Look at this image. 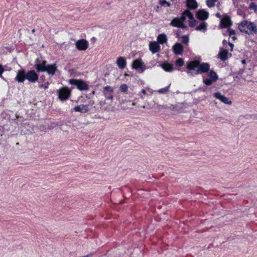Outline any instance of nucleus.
I'll return each mask as SVG.
<instances>
[{"label": "nucleus", "instance_id": "nucleus-10", "mask_svg": "<svg viewBox=\"0 0 257 257\" xmlns=\"http://www.w3.org/2000/svg\"><path fill=\"white\" fill-rule=\"evenodd\" d=\"M26 79V73L24 69L19 70L17 74L15 80L19 83H23Z\"/></svg>", "mask_w": 257, "mask_h": 257}, {"label": "nucleus", "instance_id": "nucleus-45", "mask_svg": "<svg viewBox=\"0 0 257 257\" xmlns=\"http://www.w3.org/2000/svg\"><path fill=\"white\" fill-rule=\"evenodd\" d=\"M132 105H133V106H135V105H136V102H133V103H132Z\"/></svg>", "mask_w": 257, "mask_h": 257}, {"label": "nucleus", "instance_id": "nucleus-26", "mask_svg": "<svg viewBox=\"0 0 257 257\" xmlns=\"http://www.w3.org/2000/svg\"><path fill=\"white\" fill-rule=\"evenodd\" d=\"M213 82H214V81L212 80L210 78H205L203 79V83L206 85H211Z\"/></svg>", "mask_w": 257, "mask_h": 257}, {"label": "nucleus", "instance_id": "nucleus-7", "mask_svg": "<svg viewBox=\"0 0 257 257\" xmlns=\"http://www.w3.org/2000/svg\"><path fill=\"white\" fill-rule=\"evenodd\" d=\"M232 24L230 17L226 15L221 19L220 27L221 28H229Z\"/></svg>", "mask_w": 257, "mask_h": 257}, {"label": "nucleus", "instance_id": "nucleus-43", "mask_svg": "<svg viewBox=\"0 0 257 257\" xmlns=\"http://www.w3.org/2000/svg\"><path fill=\"white\" fill-rule=\"evenodd\" d=\"M166 5H167L168 6V7H171V4L169 2H168Z\"/></svg>", "mask_w": 257, "mask_h": 257}, {"label": "nucleus", "instance_id": "nucleus-17", "mask_svg": "<svg viewBox=\"0 0 257 257\" xmlns=\"http://www.w3.org/2000/svg\"><path fill=\"white\" fill-rule=\"evenodd\" d=\"M117 66L121 69H123L126 65V59L124 57H119L116 60Z\"/></svg>", "mask_w": 257, "mask_h": 257}, {"label": "nucleus", "instance_id": "nucleus-34", "mask_svg": "<svg viewBox=\"0 0 257 257\" xmlns=\"http://www.w3.org/2000/svg\"><path fill=\"white\" fill-rule=\"evenodd\" d=\"M104 90L105 91H108V92H111L113 91L112 88L111 87L108 86L105 87L104 88Z\"/></svg>", "mask_w": 257, "mask_h": 257}, {"label": "nucleus", "instance_id": "nucleus-2", "mask_svg": "<svg viewBox=\"0 0 257 257\" xmlns=\"http://www.w3.org/2000/svg\"><path fill=\"white\" fill-rule=\"evenodd\" d=\"M238 29L240 32L247 34H257V27L252 22L243 21L239 24Z\"/></svg>", "mask_w": 257, "mask_h": 257}, {"label": "nucleus", "instance_id": "nucleus-21", "mask_svg": "<svg viewBox=\"0 0 257 257\" xmlns=\"http://www.w3.org/2000/svg\"><path fill=\"white\" fill-rule=\"evenodd\" d=\"M228 51L226 50L222 49L219 53V57L222 60H225L228 58Z\"/></svg>", "mask_w": 257, "mask_h": 257}, {"label": "nucleus", "instance_id": "nucleus-48", "mask_svg": "<svg viewBox=\"0 0 257 257\" xmlns=\"http://www.w3.org/2000/svg\"><path fill=\"white\" fill-rule=\"evenodd\" d=\"M34 32H35V30H34V29H33V30H32V32H33V33H34Z\"/></svg>", "mask_w": 257, "mask_h": 257}, {"label": "nucleus", "instance_id": "nucleus-11", "mask_svg": "<svg viewBox=\"0 0 257 257\" xmlns=\"http://www.w3.org/2000/svg\"><path fill=\"white\" fill-rule=\"evenodd\" d=\"M213 96L216 99H219L222 102L226 104H231V101L229 100L228 98L222 95L220 92H217L213 94Z\"/></svg>", "mask_w": 257, "mask_h": 257}, {"label": "nucleus", "instance_id": "nucleus-4", "mask_svg": "<svg viewBox=\"0 0 257 257\" xmlns=\"http://www.w3.org/2000/svg\"><path fill=\"white\" fill-rule=\"evenodd\" d=\"M71 85H75L77 88L81 91H86L89 89L88 85L85 82L81 79H70L69 81Z\"/></svg>", "mask_w": 257, "mask_h": 257}, {"label": "nucleus", "instance_id": "nucleus-41", "mask_svg": "<svg viewBox=\"0 0 257 257\" xmlns=\"http://www.w3.org/2000/svg\"><path fill=\"white\" fill-rule=\"evenodd\" d=\"M142 93L144 94V95H145L147 94V92H146V90L144 89H142Z\"/></svg>", "mask_w": 257, "mask_h": 257}, {"label": "nucleus", "instance_id": "nucleus-37", "mask_svg": "<svg viewBox=\"0 0 257 257\" xmlns=\"http://www.w3.org/2000/svg\"><path fill=\"white\" fill-rule=\"evenodd\" d=\"M4 72V69L3 67V66L0 64V76L2 75L3 72Z\"/></svg>", "mask_w": 257, "mask_h": 257}, {"label": "nucleus", "instance_id": "nucleus-39", "mask_svg": "<svg viewBox=\"0 0 257 257\" xmlns=\"http://www.w3.org/2000/svg\"><path fill=\"white\" fill-rule=\"evenodd\" d=\"M229 46L230 47V50L232 51L233 48V44L230 42L228 43Z\"/></svg>", "mask_w": 257, "mask_h": 257}, {"label": "nucleus", "instance_id": "nucleus-16", "mask_svg": "<svg viewBox=\"0 0 257 257\" xmlns=\"http://www.w3.org/2000/svg\"><path fill=\"white\" fill-rule=\"evenodd\" d=\"M187 17L189 19L193 18V14L191 13L190 10L189 9H186L185 10L182 14L181 17L179 18V19L182 21V23H184Z\"/></svg>", "mask_w": 257, "mask_h": 257}, {"label": "nucleus", "instance_id": "nucleus-42", "mask_svg": "<svg viewBox=\"0 0 257 257\" xmlns=\"http://www.w3.org/2000/svg\"><path fill=\"white\" fill-rule=\"evenodd\" d=\"M231 39L234 41L236 39V37L235 36H233L231 37Z\"/></svg>", "mask_w": 257, "mask_h": 257}, {"label": "nucleus", "instance_id": "nucleus-1", "mask_svg": "<svg viewBox=\"0 0 257 257\" xmlns=\"http://www.w3.org/2000/svg\"><path fill=\"white\" fill-rule=\"evenodd\" d=\"M209 64L207 63H203L200 64L198 60L189 62L187 64V68L189 70H193L197 68L195 74H200L207 72L209 69Z\"/></svg>", "mask_w": 257, "mask_h": 257}, {"label": "nucleus", "instance_id": "nucleus-5", "mask_svg": "<svg viewBox=\"0 0 257 257\" xmlns=\"http://www.w3.org/2000/svg\"><path fill=\"white\" fill-rule=\"evenodd\" d=\"M71 95V90L67 87H62L58 90V98L61 100L69 98Z\"/></svg>", "mask_w": 257, "mask_h": 257}, {"label": "nucleus", "instance_id": "nucleus-38", "mask_svg": "<svg viewBox=\"0 0 257 257\" xmlns=\"http://www.w3.org/2000/svg\"><path fill=\"white\" fill-rule=\"evenodd\" d=\"M106 99H110V100L111 101L113 99V96L111 94H110L109 95L106 96Z\"/></svg>", "mask_w": 257, "mask_h": 257}, {"label": "nucleus", "instance_id": "nucleus-8", "mask_svg": "<svg viewBox=\"0 0 257 257\" xmlns=\"http://www.w3.org/2000/svg\"><path fill=\"white\" fill-rule=\"evenodd\" d=\"M76 47L79 50H85L88 47V42L84 39L78 40L76 43Z\"/></svg>", "mask_w": 257, "mask_h": 257}, {"label": "nucleus", "instance_id": "nucleus-24", "mask_svg": "<svg viewBox=\"0 0 257 257\" xmlns=\"http://www.w3.org/2000/svg\"><path fill=\"white\" fill-rule=\"evenodd\" d=\"M209 78L215 82L218 79V76L216 72L213 70L210 71L209 73Z\"/></svg>", "mask_w": 257, "mask_h": 257}, {"label": "nucleus", "instance_id": "nucleus-36", "mask_svg": "<svg viewBox=\"0 0 257 257\" xmlns=\"http://www.w3.org/2000/svg\"><path fill=\"white\" fill-rule=\"evenodd\" d=\"M159 3L162 5L163 6L165 4H166L167 3V2L166 0H160Z\"/></svg>", "mask_w": 257, "mask_h": 257}, {"label": "nucleus", "instance_id": "nucleus-47", "mask_svg": "<svg viewBox=\"0 0 257 257\" xmlns=\"http://www.w3.org/2000/svg\"><path fill=\"white\" fill-rule=\"evenodd\" d=\"M140 96L142 98H144V96L143 95H140Z\"/></svg>", "mask_w": 257, "mask_h": 257}, {"label": "nucleus", "instance_id": "nucleus-40", "mask_svg": "<svg viewBox=\"0 0 257 257\" xmlns=\"http://www.w3.org/2000/svg\"><path fill=\"white\" fill-rule=\"evenodd\" d=\"M215 15H216V16L217 18H220V19H221V16L220 14V13H216Z\"/></svg>", "mask_w": 257, "mask_h": 257}, {"label": "nucleus", "instance_id": "nucleus-28", "mask_svg": "<svg viewBox=\"0 0 257 257\" xmlns=\"http://www.w3.org/2000/svg\"><path fill=\"white\" fill-rule=\"evenodd\" d=\"M176 64L179 66H182L184 64V61L182 58H179L176 61Z\"/></svg>", "mask_w": 257, "mask_h": 257}, {"label": "nucleus", "instance_id": "nucleus-19", "mask_svg": "<svg viewBox=\"0 0 257 257\" xmlns=\"http://www.w3.org/2000/svg\"><path fill=\"white\" fill-rule=\"evenodd\" d=\"M186 6L188 7L187 9L195 10L198 7V4L196 0H187Z\"/></svg>", "mask_w": 257, "mask_h": 257}, {"label": "nucleus", "instance_id": "nucleus-13", "mask_svg": "<svg viewBox=\"0 0 257 257\" xmlns=\"http://www.w3.org/2000/svg\"><path fill=\"white\" fill-rule=\"evenodd\" d=\"M196 16L198 19L200 20H205L208 19L209 14L204 9L199 10L196 13Z\"/></svg>", "mask_w": 257, "mask_h": 257}, {"label": "nucleus", "instance_id": "nucleus-32", "mask_svg": "<svg viewBox=\"0 0 257 257\" xmlns=\"http://www.w3.org/2000/svg\"><path fill=\"white\" fill-rule=\"evenodd\" d=\"M249 8L250 9H253L255 11H257V6L256 5H255L254 4H253V3H251L249 5Z\"/></svg>", "mask_w": 257, "mask_h": 257}, {"label": "nucleus", "instance_id": "nucleus-14", "mask_svg": "<svg viewBox=\"0 0 257 257\" xmlns=\"http://www.w3.org/2000/svg\"><path fill=\"white\" fill-rule=\"evenodd\" d=\"M172 50L175 55H182L184 47L181 43H177L173 46Z\"/></svg>", "mask_w": 257, "mask_h": 257}, {"label": "nucleus", "instance_id": "nucleus-31", "mask_svg": "<svg viewBox=\"0 0 257 257\" xmlns=\"http://www.w3.org/2000/svg\"><path fill=\"white\" fill-rule=\"evenodd\" d=\"M158 91L159 93H166L168 91V87L160 89Z\"/></svg>", "mask_w": 257, "mask_h": 257}, {"label": "nucleus", "instance_id": "nucleus-9", "mask_svg": "<svg viewBox=\"0 0 257 257\" xmlns=\"http://www.w3.org/2000/svg\"><path fill=\"white\" fill-rule=\"evenodd\" d=\"M26 79L31 82H35L38 79V75L34 70H31L26 73Z\"/></svg>", "mask_w": 257, "mask_h": 257}, {"label": "nucleus", "instance_id": "nucleus-22", "mask_svg": "<svg viewBox=\"0 0 257 257\" xmlns=\"http://www.w3.org/2000/svg\"><path fill=\"white\" fill-rule=\"evenodd\" d=\"M161 66L165 71L167 72H171L173 69V65L167 62L161 64Z\"/></svg>", "mask_w": 257, "mask_h": 257}, {"label": "nucleus", "instance_id": "nucleus-46", "mask_svg": "<svg viewBox=\"0 0 257 257\" xmlns=\"http://www.w3.org/2000/svg\"><path fill=\"white\" fill-rule=\"evenodd\" d=\"M149 91L152 94L153 93V91L152 90H149Z\"/></svg>", "mask_w": 257, "mask_h": 257}, {"label": "nucleus", "instance_id": "nucleus-15", "mask_svg": "<svg viewBox=\"0 0 257 257\" xmlns=\"http://www.w3.org/2000/svg\"><path fill=\"white\" fill-rule=\"evenodd\" d=\"M170 25L174 27L181 28H185L186 26L181 21L179 18H175L173 19L171 22Z\"/></svg>", "mask_w": 257, "mask_h": 257}, {"label": "nucleus", "instance_id": "nucleus-29", "mask_svg": "<svg viewBox=\"0 0 257 257\" xmlns=\"http://www.w3.org/2000/svg\"><path fill=\"white\" fill-rule=\"evenodd\" d=\"M120 89L122 92H126L128 89V86L126 84H123L120 85Z\"/></svg>", "mask_w": 257, "mask_h": 257}, {"label": "nucleus", "instance_id": "nucleus-6", "mask_svg": "<svg viewBox=\"0 0 257 257\" xmlns=\"http://www.w3.org/2000/svg\"><path fill=\"white\" fill-rule=\"evenodd\" d=\"M132 67L133 69L140 70L142 72H144L146 69L144 62L139 59L133 61Z\"/></svg>", "mask_w": 257, "mask_h": 257}, {"label": "nucleus", "instance_id": "nucleus-33", "mask_svg": "<svg viewBox=\"0 0 257 257\" xmlns=\"http://www.w3.org/2000/svg\"><path fill=\"white\" fill-rule=\"evenodd\" d=\"M49 83L48 82H45L44 84H41L40 87H43L45 89H46L48 88V86H49Z\"/></svg>", "mask_w": 257, "mask_h": 257}, {"label": "nucleus", "instance_id": "nucleus-27", "mask_svg": "<svg viewBox=\"0 0 257 257\" xmlns=\"http://www.w3.org/2000/svg\"><path fill=\"white\" fill-rule=\"evenodd\" d=\"M215 1L214 0H207L206 5L208 7H213L215 5Z\"/></svg>", "mask_w": 257, "mask_h": 257}, {"label": "nucleus", "instance_id": "nucleus-44", "mask_svg": "<svg viewBox=\"0 0 257 257\" xmlns=\"http://www.w3.org/2000/svg\"><path fill=\"white\" fill-rule=\"evenodd\" d=\"M241 62H242V63H243V64H245V62H246V61H245V60H242L241 61Z\"/></svg>", "mask_w": 257, "mask_h": 257}, {"label": "nucleus", "instance_id": "nucleus-25", "mask_svg": "<svg viewBox=\"0 0 257 257\" xmlns=\"http://www.w3.org/2000/svg\"><path fill=\"white\" fill-rule=\"evenodd\" d=\"M189 19V26L191 27H194L196 25V23H197V21H196L194 19L193 16L192 19Z\"/></svg>", "mask_w": 257, "mask_h": 257}, {"label": "nucleus", "instance_id": "nucleus-3", "mask_svg": "<svg viewBox=\"0 0 257 257\" xmlns=\"http://www.w3.org/2000/svg\"><path fill=\"white\" fill-rule=\"evenodd\" d=\"M36 69L38 72H46L49 75H53L57 70L56 64L46 65V61H38L36 64Z\"/></svg>", "mask_w": 257, "mask_h": 257}, {"label": "nucleus", "instance_id": "nucleus-49", "mask_svg": "<svg viewBox=\"0 0 257 257\" xmlns=\"http://www.w3.org/2000/svg\"><path fill=\"white\" fill-rule=\"evenodd\" d=\"M215 2H216L217 0H214Z\"/></svg>", "mask_w": 257, "mask_h": 257}, {"label": "nucleus", "instance_id": "nucleus-23", "mask_svg": "<svg viewBox=\"0 0 257 257\" xmlns=\"http://www.w3.org/2000/svg\"><path fill=\"white\" fill-rule=\"evenodd\" d=\"M157 40L158 41V43L163 44L165 43L167 41V38L165 34H161L158 35L157 37Z\"/></svg>", "mask_w": 257, "mask_h": 257}, {"label": "nucleus", "instance_id": "nucleus-20", "mask_svg": "<svg viewBox=\"0 0 257 257\" xmlns=\"http://www.w3.org/2000/svg\"><path fill=\"white\" fill-rule=\"evenodd\" d=\"M207 24L206 22H203L196 27L195 30L198 31L205 32L207 30Z\"/></svg>", "mask_w": 257, "mask_h": 257}, {"label": "nucleus", "instance_id": "nucleus-12", "mask_svg": "<svg viewBox=\"0 0 257 257\" xmlns=\"http://www.w3.org/2000/svg\"><path fill=\"white\" fill-rule=\"evenodd\" d=\"M160 46L156 41L151 42L149 44V50L153 54L159 52L160 51Z\"/></svg>", "mask_w": 257, "mask_h": 257}, {"label": "nucleus", "instance_id": "nucleus-30", "mask_svg": "<svg viewBox=\"0 0 257 257\" xmlns=\"http://www.w3.org/2000/svg\"><path fill=\"white\" fill-rule=\"evenodd\" d=\"M182 41L186 44H187L189 42V37L188 36H186V35H184L183 36H182Z\"/></svg>", "mask_w": 257, "mask_h": 257}, {"label": "nucleus", "instance_id": "nucleus-35", "mask_svg": "<svg viewBox=\"0 0 257 257\" xmlns=\"http://www.w3.org/2000/svg\"><path fill=\"white\" fill-rule=\"evenodd\" d=\"M228 31L230 37H231L232 35H234L235 34V31L233 29H229Z\"/></svg>", "mask_w": 257, "mask_h": 257}, {"label": "nucleus", "instance_id": "nucleus-18", "mask_svg": "<svg viewBox=\"0 0 257 257\" xmlns=\"http://www.w3.org/2000/svg\"><path fill=\"white\" fill-rule=\"evenodd\" d=\"M75 111L80 112L81 113H86L89 110V106L88 105L80 104L76 106L74 108Z\"/></svg>", "mask_w": 257, "mask_h": 257}]
</instances>
